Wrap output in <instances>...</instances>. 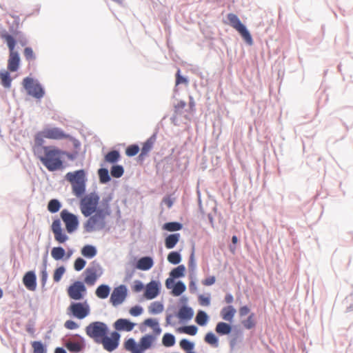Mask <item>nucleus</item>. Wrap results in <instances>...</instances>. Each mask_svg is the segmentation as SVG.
I'll use <instances>...</instances> for the list:
<instances>
[{
    "label": "nucleus",
    "mask_w": 353,
    "mask_h": 353,
    "mask_svg": "<svg viewBox=\"0 0 353 353\" xmlns=\"http://www.w3.org/2000/svg\"><path fill=\"white\" fill-rule=\"evenodd\" d=\"M181 83L187 84L188 83V80H187L186 78L182 77L180 74V70H178L176 75V85H177L181 84Z\"/></svg>",
    "instance_id": "nucleus-57"
},
{
    "label": "nucleus",
    "mask_w": 353,
    "mask_h": 353,
    "mask_svg": "<svg viewBox=\"0 0 353 353\" xmlns=\"http://www.w3.org/2000/svg\"><path fill=\"white\" fill-rule=\"evenodd\" d=\"M120 337V334L114 331L111 332L110 335L105 334V336H103L98 344H101L104 350L111 352L118 347Z\"/></svg>",
    "instance_id": "nucleus-10"
},
{
    "label": "nucleus",
    "mask_w": 353,
    "mask_h": 353,
    "mask_svg": "<svg viewBox=\"0 0 353 353\" xmlns=\"http://www.w3.org/2000/svg\"><path fill=\"white\" fill-rule=\"evenodd\" d=\"M162 343L165 347L173 346L175 343V338L174 335L170 333L165 334L162 339Z\"/></svg>",
    "instance_id": "nucleus-39"
},
{
    "label": "nucleus",
    "mask_w": 353,
    "mask_h": 353,
    "mask_svg": "<svg viewBox=\"0 0 353 353\" xmlns=\"http://www.w3.org/2000/svg\"><path fill=\"white\" fill-rule=\"evenodd\" d=\"M110 289L107 285H99L95 292L97 296L99 299H106L110 294Z\"/></svg>",
    "instance_id": "nucleus-28"
},
{
    "label": "nucleus",
    "mask_w": 353,
    "mask_h": 353,
    "mask_svg": "<svg viewBox=\"0 0 353 353\" xmlns=\"http://www.w3.org/2000/svg\"><path fill=\"white\" fill-rule=\"evenodd\" d=\"M185 290V285L181 281H178L173 286L172 293L174 296H179L183 293Z\"/></svg>",
    "instance_id": "nucleus-33"
},
{
    "label": "nucleus",
    "mask_w": 353,
    "mask_h": 353,
    "mask_svg": "<svg viewBox=\"0 0 353 353\" xmlns=\"http://www.w3.org/2000/svg\"><path fill=\"white\" fill-rule=\"evenodd\" d=\"M84 272V282L88 285H93L102 274V269L99 264L93 262L92 267L88 268Z\"/></svg>",
    "instance_id": "nucleus-12"
},
{
    "label": "nucleus",
    "mask_w": 353,
    "mask_h": 353,
    "mask_svg": "<svg viewBox=\"0 0 353 353\" xmlns=\"http://www.w3.org/2000/svg\"><path fill=\"white\" fill-rule=\"evenodd\" d=\"M65 347L70 352H79L85 347V343L83 339L78 341H68L65 343Z\"/></svg>",
    "instance_id": "nucleus-21"
},
{
    "label": "nucleus",
    "mask_w": 353,
    "mask_h": 353,
    "mask_svg": "<svg viewBox=\"0 0 353 353\" xmlns=\"http://www.w3.org/2000/svg\"><path fill=\"white\" fill-rule=\"evenodd\" d=\"M68 137L69 135L65 134L61 128L48 127L34 135V145H43L44 139L61 140Z\"/></svg>",
    "instance_id": "nucleus-4"
},
{
    "label": "nucleus",
    "mask_w": 353,
    "mask_h": 353,
    "mask_svg": "<svg viewBox=\"0 0 353 353\" xmlns=\"http://www.w3.org/2000/svg\"><path fill=\"white\" fill-rule=\"evenodd\" d=\"M181 260V255L176 252H172L168 256V261L172 264H179Z\"/></svg>",
    "instance_id": "nucleus-43"
},
{
    "label": "nucleus",
    "mask_w": 353,
    "mask_h": 353,
    "mask_svg": "<svg viewBox=\"0 0 353 353\" xmlns=\"http://www.w3.org/2000/svg\"><path fill=\"white\" fill-rule=\"evenodd\" d=\"M68 310L74 316L79 319H83L90 314V306L86 301L81 303H72L68 307Z\"/></svg>",
    "instance_id": "nucleus-11"
},
{
    "label": "nucleus",
    "mask_w": 353,
    "mask_h": 353,
    "mask_svg": "<svg viewBox=\"0 0 353 353\" xmlns=\"http://www.w3.org/2000/svg\"><path fill=\"white\" fill-rule=\"evenodd\" d=\"M233 296L232 294H228L225 296V301L227 303H231L233 301Z\"/></svg>",
    "instance_id": "nucleus-64"
},
{
    "label": "nucleus",
    "mask_w": 353,
    "mask_h": 353,
    "mask_svg": "<svg viewBox=\"0 0 353 353\" xmlns=\"http://www.w3.org/2000/svg\"><path fill=\"white\" fill-rule=\"evenodd\" d=\"M180 347L185 351L193 350L194 343L187 339H182L179 343Z\"/></svg>",
    "instance_id": "nucleus-51"
},
{
    "label": "nucleus",
    "mask_w": 353,
    "mask_h": 353,
    "mask_svg": "<svg viewBox=\"0 0 353 353\" xmlns=\"http://www.w3.org/2000/svg\"><path fill=\"white\" fill-rule=\"evenodd\" d=\"M250 312V309L248 306H243L239 309L240 316H245Z\"/></svg>",
    "instance_id": "nucleus-62"
},
{
    "label": "nucleus",
    "mask_w": 353,
    "mask_h": 353,
    "mask_svg": "<svg viewBox=\"0 0 353 353\" xmlns=\"http://www.w3.org/2000/svg\"><path fill=\"white\" fill-rule=\"evenodd\" d=\"M153 260L150 256L141 258L137 263V268L141 270H148L153 266Z\"/></svg>",
    "instance_id": "nucleus-22"
},
{
    "label": "nucleus",
    "mask_w": 353,
    "mask_h": 353,
    "mask_svg": "<svg viewBox=\"0 0 353 353\" xmlns=\"http://www.w3.org/2000/svg\"><path fill=\"white\" fill-rule=\"evenodd\" d=\"M23 55L28 61H32L35 59V54L30 47H26L23 50Z\"/></svg>",
    "instance_id": "nucleus-49"
},
{
    "label": "nucleus",
    "mask_w": 353,
    "mask_h": 353,
    "mask_svg": "<svg viewBox=\"0 0 353 353\" xmlns=\"http://www.w3.org/2000/svg\"><path fill=\"white\" fill-rule=\"evenodd\" d=\"M65 255V251L62 247H54L51 250V256L56 261L63 259Z\"/></svg>",
    "instance_id": "nucleus-32"
},
{
    "label": "nucleus",
    "mask_w": 353,
    "mask_h": 353,
    "mask_svg": "<svg viewBox=\"0 0 353 353\" xmlns=\"http://www.w3.org/2000/svg\"><path fill=\"white\" fill-rule=\"evenodd\" d=\"M126 296V287L123 285H121L114 289L110 296V301L113 305L117 306L123 302Z\"/></svg>",
    "instance_id": "nucleus-15"
},
{
    "label": "nucleus",
    "mask_w": 353,
    "mask_h": 353,
    "mask_svg": "<svg viewBox=\"0 0 353 353\" xmlns=\"http://www.w3.org/2000/svg\"><path fill=\"white\" fill-rule=\"evenodd\" d=\"M139 148L137 145H131L126 148L125 154L128 157H133L138 154Z\"/></svg>",
    "instance_id": "nucleus-52"
},
{
    "label": "nucleus",
    "mask_w": 353,
    "mask_h": 353,
    "mask_svg": "<svg viewBox=\"0 0 353 353\" xmlns=\"http://www.w3.org/2000/svg\"><path fill=\"white\" fill-rule=\"evenodd\" d=\"M61 208V203L57 199H52L49 201L48 205V210L52 212H57Z\"/></svg>",
    "instance_id": "nucleus-42"
},
{
    "label": "nucleus",
    "mask_w": 353,
    "mask_h": 353,
    "mask_svg": "<svg viewBox=\"0 0 353 353\" xmlns=\"http://www.w3.org/2000/svg\"><path fill=\"white\" fill-rule=\"evenodd\" d=\"M174 279L170 276V278H168L165 281V286L168 289H172L174 286Z\"/></svg>",
    "instance_id": "nucleus-63"
},
{
    "label": "nucleus",
    "mask_w": 353,
    "mask_h": 353,
    "mask_svg": "<svg viewBox=\"0 0 353 353\" xmlns=\"http://www.w3.org/2000/svg\"><path fill=\"white\" fill-rule=\"evenodd\" d=\"M22 84L28 94L35 99H40L45 94V91L41 84L32 78L26 77L23 79Z\"/></svg>",
    "instance_id": "nucleus-9"
},
{
    "label": "nucleus",
    "mask_w": 353,
    "mask_h": 353,
    "mask_svg": "<svg viewBox=\"0 0 353 353\" xmlns=\"http://www.w3.org/2000/svg\"><path fill=\"white\" fill-rule=\"evenodd\" d=\"M99 196L94 193L86 194L81 198L79 207L82 214L88 217L98 210Z\"/></svg>",
    "instance_id": "nucleus-6"
},
{
    "label": "nucleus",
    "mask_w": 353,
    "mask_h": 353,
    "mask_svg": "<svg viewBox=\"0 0 353 353\" xmlns=\"http://www.w3.org/2000/svg\"><path fill=\"white\" fill-rule=\"evenodd\" d=\"M120 158L119 152L117 150H112L109 152L105 156V161L108 163H116Z\"/></svg>",
    "instance_id": "nucleus-34"
},
{
    "label": "nucleus",
    "mask_w": 353,
    "mask_h": 353,
    "mask_svg": "<svg viewBox=\"0 0 353 353\" xmlns=\"http://www.w3.org/2000/svg\"><path fill=\"white\" fill-rule=\"evenodd\" d=\"M185 268L183 265L174 268L170 273V276L173 279H177L184 275Z\"/></svg>",
    "instance_id": "nucleus-37"
},
{
    "label": "nucleus",
    "mask_w": 353,
    "mask_h": 353,
    "mask_svg": "<svg viewBox=\"0 0 353 353\" xmlns=\"http://www.w3.org/2000/svg\"><path fill=\"white\" fill-rule=\"evenodd\" d=\"M65 272V269L63 266H60L57 268L53 274V280L54 282L58 283L61 281L63 275Z\"/></svg>",
    "instance_id": "nucleus-44"
},
{
    "label": "nucleus",
    "mask_w": 353,
    "mask_h": 353,
    "mask_svg": "<svg viewBox=\"0 0 353 353\" xmlns=\"http://www.w3.org/2000/svg\"><path fill=\"white\" fill-rule=\"evenodd\" d=\"M227 18L229 24L241 34L247 43L252 45L253 43L252 36L239 17L235 14L229 13Z\"/></svg>",
    "instance_id": "nucleus-8"
},
{
    "label": "nucleus",
    "mask_w": 353,
    "mask_h": 353,
    "mask_svg": "<svg viewBox=\"0 0 353 353\" xmlns=\"http://www.w3.org/2000/svg\"><path fill=\"white\" fill-rule=\"evenodd\" d=\"M86 262L82 258H77L74 263V268L76 271H81L85 266Z\"/></svg>",
    "instance_id": "nucleus-53"
},
{
    "label": "nucleus",
    "mask_w": 353,
    "mask_h": 353,
    "mask_svg": "<svg viewBox=\"0 0 353 353\" xmlns=\"http://www.w3.org/2000/svg\"><path fill=\"white\" fill-rule=\"evenodd\" d=\"M60 215L68 233H72L77 229L79 221L74 214L69 212L67 210H63Z\"/></svg>",
    "instance_id": "nucleus-13"
},
{
    "label": "nucleus",
    "mask_w": 353,
    "mask_h": 353,
    "mask_svg": "<svg viewBox=\"0 0 353 353\" xmlns=\"http://www.w3.org/2000/svg\"><path fill=\"white\" fill-rule=\"evenodd\" d=\"M66 179L69 182H85V174L83 170L67 173Z\"/></svg>",
    "instance_id": "nucleus-20"
},
{
    "label": "nucleus",
    "mask_w": 353,
    "mask_h": 353,
    "mask_svg": "<svg viewBox=\"0 0 353 353\" xmlns=\"http://www.w3.org/2000/svg\"><path fill=\"white\" fill-rule=\"evenodd\" d=\"M154 143V139L150 138L143 145L141 156L146 155L152 148Z\"/></svg>",
    "instance_id": "nucleus-40"
},
{
    "label": "nucleus",
    "mask_w": 353,
    "mask_h": 353,
    "mask_svg": "<svg viewBox=\"0 0 353 353\" xmlns=\"http://www.w3.org/2000/svg\"><path fill=\"white\" fill-rule=\"evenodd\" d=\"M192 310L190 307H188L185 306H183L181 308H180L178 313L179 318L183 320H189L192 317Z\"/></svg>",
    "instance_id": "nucleus-29"
},
{
    "label": "nucleus",
    "mask_w": 353,
    "mask_h": 353,
    "mask_svg": "<svg viewBox=\"0 0 353 353\" xmlns=\"http://www.w3.org/2000/svg\"><path fill=\"white\" fill-rule=\"evenodd\" d=\"M99 176L100 179V181L101 183H107L110 180V177L109 176L108 170L105 168H101L99 170Z\"/></svg>",
    "instance_id": "nucleus-45"
},
{
    "label": "nucleus",
    "mask_w": 353,
    "mask_h": 353,
    "mask_svg": "<svg viewBox=\"0 0 353 353\" xmlns=\"http://www.w3.org/2000/svg\"><path fill=\"white\" fill-rule=\"evenodd\" d=\"M143 312V309L140 306H134L130 308V314L132 316H137L140 315Z\"/></svg>",
    "instance_id": "nucleus-56"
},
{
    "label": "nucleus",
    "mask_w": 353,
    "mask_h": 353,
    "mask_svg": "<svg viewBox=\"0 0 353 353\" xmlns=\"http://www.w3.org/2000/svg\"><path fill=\"white\" fill-rule=\"evenodd\" d=\"M0 80L1 85L6 88H10L11 86L12 79L8 71L0 72Z\"/></svg>",
    "instance_id": "nucleus-27"
},
{
    "label": "nucleus",
    "mask_w": 353,
    "mask_h": 353,
    "mask_svg": "<svg viewBox=\"0 0 353 353\" xmlns=\"http://www.w3.org/2000/svg\"><path fill=\"white\" fill-rule=\"evenodd\" d=\"M215 330L218 334L224 335L230 334L232 330V327L226 323L220 322L217 323Z\"/></svg>",
    "instance_id": "nucleus-31"
},
{
    "label": "nucleus",
    "mask_w": 353,
    "mask_h": 353,
    "mask_svg": "<svg viewBox=\"0 0 353 353\" xmlns=\"http://www.w3.org/2000/svg\"><path fill=\"white\" fill-rule=\"evenodd\" d=\"M32 152L48 171L54 172L63 168V161L62 160L63 150L57 147L34 145Z\"/></svg>",
    "instance_id": "nucleus-1"
},
{
    "label": "nucleus",
    "mask_w": 353,
    "mask_h": 353,
    "mask_svg": "<svg viewBox=\"0 0 353 353\" xmlns=\"http://www.w3.org/2000/svg\"><path fill=\"white\" fill-rule=\"evenodd\" d=\"M185 106H186V103L183 101H180L176 105H174L175 115L176 116L183 115Z\"/></svg>",
    "instance_id": "nucleus-46"
},
{
    "label": "nucleus",
    "mask_w": 353,
    "mask_h": 353,
    "mask_svg": "<svg viewBox=\"0 0 353 353\" xmlns=\"http://www.w3.org/2000/svg\"><path fill=\"white\" fill-rule=\"evenodd\" d=\"M160 283L155 281H152L145 286L144 296L150 300L157 297L159 294Z\"/></svg>",
    "instance_id": "nucleus-17"
},
{
    "label": "nucleus",
    "mask_w": 353,
    "mask_h": 353,
    "mask_svg": "<svg viewBox=\"0 0 353 353\" xmlns=\"http://www.w3.org/2000/svg\"><path fill=\"white\" fill-rule=\"evenodd\" d=\"M205 341L208 344L218 345V339L212 332H208L205 336Z\"/></svg>",
    "instance_id": "nucleus-50"
},
{
    "label": "nucleus",
    "mask_w": 353,
    "mask_h": 353,
    "mask_svg": "<svg viewBox=\"0 0 353 353\" xmlns=\"http://www.w3.org/2000/svg\"><path fill=\"white\" fill-rule=\"evenodd\" d=\"M243 326L247 329H252L255 326L254 314H251L246 320L242 322Z\"/></svg>",
    "instance_id": "nucleus-48"
},
{
    "label": "nucleus",
    "mask_w": 353,
    "mask_h": 353,
    "mask_svg": "<svg viewBox=\"0 0 353 353\" xmlns=\"http://www.w3.org/2000/svg\"><path fill=\"white\" fill-rule=\"evenodd\" d=\"M114 328L118 331L130 332L135 326V323L126 319H119L114 324Z\"/></svg>",
    "instance_id": "nucleus-19"
},
{
    "label": "nucleus",
    "mask_w": 353,
    "mask_h": 353,
    "mask_svg": "<svg viewBox=\"0 0 353 353\" xmlns=\"http://www.w3.org/2000/svg\"><path fill=\"white\" fill-rule=\"evenodd\" d=\"M78 153L76 152H67L65 151H63V153H62V156L65 155L70 160H74L77 158Z\"/></svg>",
    "instance_id": "nucleus-61"
},
{
    "label": "nucleus",
    "mask_w": 353,
    "mask_h": 353,
    "mask_svg": "<svg viewBox=\"0 0 353 353\" xmlns=\"http://www.w3.org/2000/svg\"><path fill=\"white\" fill-rule=\"evenodd\" d=\"M156 337L151 334H146L143 336L137 344L133 339H129L124 343V348L130 352L131 353H142L145 350L149 349Z\"/></svg>",
    "instance_id": "nucleus-5"
},
{
    "label": "nucleus",
    "mask_w": 353,
    "mask_h": 353,
    "mask_svg": "<svg viewBox=\"0 0 353 353\" xmlns=\"http://www.w3.org/2000/svg\"><path fill=\"white\" fill-rule=\"evenodd\" d=\"M51 229L54 234V239L59 243H63L68 239V236L61 228V221L59 219L53 221Z\"/></svg>",
    "instance_id": "nucleus-16"
},
{
    "label": "nucleus",
    "mask_w": 353,
    "mask_h": 353,
    "mask_svg": "<svg viewBox=\"0 0 353 353\" xmlns=\"http://www.w3.org/2000/svg\"><path fill=\"white\" fill-rule=\"evenodd\" d=\"M32 353H46V349L42 342L34 341L31 343Z\"/></svg>",
    "instance_id": "nucleus-35"
},
{
    "label": "nucleus",
    "mask_w": 353,
    "mask_h": 353,
    "mask_svg": "<svg viewBox=\"0 0 353 353\" xmlns=\"http://www.w3.org/2000/svg\"><path fill=\"white\" fill-rule=\"evenodd\" d=\"M148 310L150 314H159L163 312V305L160 302L155 301L150 304Z\"/></svg>",
    "instance_id": "nucleus-38"
},
{
    "label": "nucleus",
    "mask_w": 353,
    "mask_h": 353,
    "mask_svg": "<svg viewBox=\"0 0 353 353\" xmlns=\"http://www.w3.org/2000/svg\"><path fill=\"white\" fill-rule=\"evenodd\" d=\"M0 37L6 42L9 50L8 70L10 72H16L18 70L21 62L19 54L15 50L16 41L14 37L5 30L1 32Z\"/></svg>",
    "instance_id": "nucleus-3"
},
{
    "label": "nucleus",
    "mask_w": 353,
    "mask_h": 353,
    "mask_svg": "<svg viewBox=\"0 0 353 353\" xmlns=\"http://www.w3.org/2000/svg\"><path fill=\"white\" fill-rule=\"evenodd\" d=\"M110 174L113 177L119 178L123 174V168L121 165H113L111 168Z\"/></svg>",
    "instance_id": "nucleus-47"
},
{
    "label": "nucleus",
    "mask_w": 353,
    "mask_h": 353,
    "mask_svg": "<svg viewBox=\"0 0 353 353\" xmlns=\"http://www.w3.org/2000/svg\"><path fill=\"white\" fill-rule=\"evenodd\" d=\"M235 313L236 310L232 305H229L221 310V315L223 319L228 321H232Z\"/></svg>",
    "instance_id": "nucleus-24"
},
{
    "label": "nucleus",
    "mask_w": 353,
    "mask_h": 353,
    "mask_svg": "<svg viewBox=\"0 0 353 353\" xmlns=\"http://www.w3.org/2000/svg\"><path fill=\"white\" fill-rule=\"evenodd\" d=\"M86 292V288L81 281H75L68 288L69 297L74 300H81Z\"/></svg>",
    "instance_id": "nucleus-14"
},
{
    "label": "nucleus",
    "mask_w": 353,
    "mask_h": 353,
    "mask_svg": "<svg viewBox=\"0 0 353 353\" xmlns=\"http://www.w3.org/2000/svg\"><path fill=\"white\" fill-rule=\"evenodd\" d=\"M181 330L183 332L191 336L195 335L198 331V329L195 325L185 326Z\"/></svg>",
    "instance_id": "nucleus-54"
},
{
    "label": "nucleus",
    "mask_w": 353,
    "mask_h": 353,
    "mask_svg": "<svg viewBox=\"0 0 353 353\" xmlns=\"http://www.w3.org/2000/svg\"><path fill=\"white\" fill-rule=\"evenodd\" d=\"M199 302L203 306H208L210 304V298L201 294L199 296Z\"/></svg>",
    "instance_id": "nucleus-55"
},
{
    "label": "nucleus",
    "mask_w": 353,
    "mask_h": 353,
    "mask_svg": "<svg viewBox=\"0 0 353 353\" xmlns=\"http://www.w3.org/2000/svg\"><path fill=\"white\" fill-rule=\"evenodd\" d=\"M143 324L151 327L153 330V334L155 337L161 333V329L159 327V323L156 319H147L143 321Z\"/></svg>",
    "instance_id": "nucleus-23"
},
{
    "label": "nucleus",
    "mask_w": 353,
    "mask_h": 353,
    "mask_svg": "<svg viewBox=\"0 0 353 353\" xmlns=\"http://www.w3.org/2000/svg\"><path fill=\"white\" fill-rule=\"evenodd\" d=\"M85 333L95 343H99L105 334H109V329L105 323L94 321L86 326Z\"/></svg>",
    "instance_id": "nucleus-7"
},
{
    "label": "nucleus",
    "mask_w": 353,
    "mask_h": 353,
    "mask_svg": "<svg viewBox=\"0 0 353 353\" xmlns=\"http://www.w3.org/2000/svg\"><path fill=\"white\" fill-rule=\"evenodd\" d=\"M108 200L103 201L102 207L85 222L83 228L87 232L101 230L105 226V218L111 213Z\"/></svg>",
    "instance_id": "nucleus-2"
},
{
    "label": "nucleus",
    "mask_w": 353,
    "mask_h": 353,
    "mask_svg": "<svg viewBox=\"0 0 353 353\" xmlns=\"http://www.w3.org/2000/svg\"><path fill=\"white\" fill-rule=\"evenodd\" d=\"M143 288V284L140 281H136L133 286V290L136 292H141Z\"/></svg>",
    "instance_id": "nucleus-60"
},
{
    "label": "nucleus",
    "mask_w": 353,
    "mask_h": 353,
    "mask_svg": "<svg viewBox=\"0 0 353 353\" xmlns=\"http://www.w3.org/2000/svg\"><path fill=\"white\" fill-rule=\"evenodd\" d=\"M23 283L28 290L34 291L37 288V277L34 272L32 271L26 272L23 276Z\"/></svg>",
    "instance_id": "nucleus-18"
},
{
    "label": "nucleus",
    "mask_w": 353,
    "mask_h": 353,
    "mask_svg": "<svg viewBox=\"0 0 353 353\" xmlns=\"http://www.w3.org/2000/svg\"><path fill=\"white\" fill-rule=\"evenodd\" d=\"M72 192L77 197L81 196L85 191V182H70Z\"/></svg>",
    "instance_id": "nucleus-25"
},
{
    "label": "nucleus",
    "mask_w": 353,
    "mask_h": 353,
    "mask_svg": "<svg viewBox=\"0 0 353 353\" xmlns=\"http://www.w3.org/2000/svg\"><path fill=\"white\" fill-rule=\"evenodd\" d=\"M180 234L179 233L170 234L165 240V245L168 249L173 248L179 242Z\"/></svg>",
    "instance_id": "nucleus-26"
},
{
    "label": "nucleus",
    "mask_w": 353,
    "mask_h": 353,
    "mask_svg": "<svg viewBox=\"0 0 353 353\" xmlns=\"http://www.w3.org/2000/svg\"><path fill=\"white\" fill-rule=\"evenodd\" d=\"M64 325L68 330H74L79 327L78 324L72 320L66 321Z\"/></svg>",
    "instance_id": "nucleus-58"
},
{
    "label": "nucleus",
    "mask_w": 353,
    "mask_h": 353,
    "mask_svg": "<svg viewBox=\"0 0 353 353\" xmlns=\"http://www.w3.org/2000/svg\"><path fill=\"white\" fill-rule=\"evenodd\" d=\"M163 228L170 232L178 231L182 228V225L177 222H169L165 223Z\"/></svg>",
    "instance_id": "nucleus-41"
},
{
    "label": "nucleus",
    "mask_w": 353,
    "mask_h": 353,
    "mask_svg": "<svg viewBox=\"0 0 353 353\" xmlns=\"http://www.w3.org/2000/svg\"><path fill=\"white\" fill-rule=\"evenodd\" d=\"M215 276H211L203 280L202 283L203 285L209 286L213 285L215 283Z\"/></svg>",
    "instance_id": "nucleus-59"
},
{
    "label": "nucleus",
    "mask_w": 353,
    "mask_h": 353,
    "mask_svg": "<svg viewBox=\"0 0 353 353\" xmlns=\"http://www.w3.org/2000/svg\"><path fill=\"white\" fill-rule=\"evenodd\" d=\"M81 254L86 258L92 259L97 254V250L92 245H86L81 249Z\"/></svg>",
    "instance_id": "nucleus-30"
},
{
    "label": "nucleus",
    "mask_w": 353,
    "mask_h": 353,
    "mask_svg": "<svg viewBox=\"0 0 353 353\" xmlns=\"http://www.w3.org/2000/svg\"><path fill=\"white\" fill-rule=\"evenodd\" d=\"M208 320V316L205 312H203V311L198 312V313L196 316V318H195V321L198 325H199L201 326H203L207 323Z\"/></svg>",
    "instance_id": "nucleus-36"
}]
</instances>
